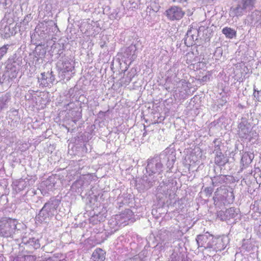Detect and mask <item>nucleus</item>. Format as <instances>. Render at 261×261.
<instances>
[{"instance_id": "f257e3e1", "label": "nucleus", "mask_w": 261, "mask_h": 261, "mask_svg": "<svg viewBox=\"0 0 261 261\" xmlns=\"http://www.w3.org/2000/svg\"><path fill=\"white\" fill-rule=\"evenodd\" d=\"M175 160V152L166 149L159 155H154L153 158L148 159L146 172L149 175L159 176L163 171V163H166L167 167L171 169Z\"/></svg>"}, {"instance_id": "f03ea898", "label": "nucleus", "mask_w": 261, "mask_h": 261, "mask_svg": "<svg viewBox=\"0 0 261 261\" xmlns=\"http://www.w3.org/2000/svg\"><path fill=\"white\" fill-rule=\"evenodd\" d=\"M20 224L15 219L4 217L0 219V236L4 238H13L18 233L17 225Z\"/></svg>"}, {"instance_id": "7ed1b4c3", "label": "nucleus", "mask_w": 261, "mask_h": 261, "mask_svg": "<svg viewBox=\"0 0 261 261\" xmlns=\"http://www.w3.org/2000/svg\"><path fill=\"white\" fill-rule=\"evenodd\" d=\"M60 201L56 198H51L46 202L37 216L38 220L42 222H47L50 218L55 215Z\"/></svg>"}, {"instance_id": "20e7f679", "label": "nucleus", "mask_w": 261, "mask_h": 261, "mask_svg": "<svg viewBox=\"0 0 261 261\" xmlns=\"http://www.w3.org/2000/svg\"><path fill=\"white\" fill-rule=\"evenodd\" d=\"M21 240L19 250L23 253H32L41 246L39 238L30 234L27 235L25 233L22 236Z\"/></svg>"}, {"instance_id": "39448f33", "label": "nucleus", "mask_w": 261, "mask_h": 261, "mask_svg": "<svg viewBox=\"0 0 261 261\" xmlns=\"http://www.w3.org/2000/svg\"><path fill=\"white\" fill-rule=\"evenodd\" d=\"M228 243V238L227 236H223L214 238L212 240V249L215 252L221 251L225 248Z\"/></svg>"}, {"instance_id": "423d86ee", "label": "nucleus", "mask_w": 261, "mask_h": 261, "mask_svg": "<svg viewBox=\"0 0 261 261\" xmlns=\"http://www.w3.org/2000/svg\"><path fill=\"white\" fill-rule=\"evenodd\" d=\"M213 236L206 232L203 234L198 235L196 238V242L199 247H204V248H210L212 247V240Z\"/></svg>"}, {"instance_id": "0eeeda50", "label": "nucleus", "mask_w": 261, "mask_h": 261, "mask_svg": "<svg viewBox=\"0 0 261 261\" xmlns=\"http://www.w3.org/2000/svg\"><path fill=\"white\" fill-rule=\"evenodd\" d=\"M167 17L171 20H179L184 16L185 12L177 6L172 7L166 11Z\"/></svg>"}, {"instance_id": "6e6552de", "label": "nucleus", "mask_w": 261, "mask_h": 261, "mask_svg": "<svg viewBox=\"0 0 261 261\" xmlns=\"http://www.w3.org/2000/svg\"><path fill=\"white\" fill-rule=\"evenodd\" d=\"M199 31L197 29L193 28H190L186 34L184 38L185 44L187 46H192L195 44V41L197 40V36Z\"/></svg>"}, {"instance_id": "1a4fd4ad", "label": "nucleus", "mask_w": 261, "mask_h": 261, "mask_svg": "<svg viewBox=\"0 0 261 261\" xmlns=\"http://www.w3.org/2000/svg\"><path fill=\"white\" fill-rule=\"evenodd\" d=\"M133 215V212L129 209L125 210L123 213L115 216V220L118 225L128 224V221L130 220Z\"/></svg>"}, {"instance_id": "9d476101", "label": "nucleus", "mask_w": 261, "mask_h": 261, "mask_svg": "<svg viewBox=\"0 0 261 261\" xmlns=\"http://www.w3.org/2000/svg\"><path fill=\"white\" fill-rule=\"evenodd\" d=\"M55 80V76L53 72H43L41 74V77L38 78V81L42 87H49Z\"/></svg>"}, {"instance_id": "9b49d317", "label": "nucleus", "mask_w": 261, "mask_h": 261, "mask_svg": "<svg viewBox=\"0 0 261 261\" xmlns=\"http://www.w3.org/2000/svg\"><path fill=\"white\" fill-rule=\"evenodd\" d=\"M251 125L246 120L243 119L238 125V134L240 138L246 139L250 133Z\"/></svg>"}, {"instance_id": "f8f14e48", "label": "nucleus", "mask_w": 261, "mask_h": 261, "mask_svg": "<svg viewBox=\"0 0 261 261\" xmlns=\"http://www.w3.org/2000/svg\"><path fill=\"white\" fill-rule=\"evenodd\" d=\"M214 151L215 152V164L218 166L224 165L228 162V159L220 151V147L218 145L215 147Z\"/></svg>"}, {"instance_id": "ddd939ff", "label": "nucleus", "mask_w": 261, "mask_h": 261, "mask_svg": "<svg viewBox=\"0 0 261 261\" xmlns=\"http://www.w3.org/2000/svg\"><path fill=\"white\" fill-rule=\"evenodd\" d=\"M246 9L244 8L241 4L239 2V4L236 7H232L229 11V15L231 17H239L242 16L244 12H246Z\"/></svg>"}, {"instance_id": "4468645a", "label": "nucleus", "mask_w": 261, "mask_h": 261, "mask_svg": "<svg viewBox=\"0 0 261 261\" xmlns=\"http://www.w3.org/2000/svg\"><path fill=\"white\" fill-rule=\"evenodd\" d=\"M43 9L49 14L58 8V3L56 0H46L42 5Z\"/></svg>"}, {"instance_id": "2eb2a0df", "label": "nucleus", "mask_w": 261, "mask_h": 261, "mask_svg": "<svg viewBox=\"0 0 261 261\" xmlns=\"http://www.w3.org/2000/svg\"><path fill=\"white\" fill-rule=\"evenodd\" d=\"M106 252L100 248L96 249L93 252L91 259L93 261H104L106 258Z\"/></svg>"}, {"instance_id": "dca6fc26", "label": "nucleus", "mask_w": 261, "mask_h": 261, "mask_svg": "<svg viewBox=\"0 0 261 261\" xmlns=\"http://www.w3.org/2000/svg\"><path fill=\"white\" fill-rule=\"evenodd\" d=\"M155 174L146 175L143 177V181L144 182V186L147 188H150L154 184L156 180H158V176Z\"/></svg>"}, {"instance_id": "f3484780", "label": "nucleus", "mask_w": 261, "mask_h": 261, "mask_svg": "<svg viewBox=\"0 0 261 261\" xmlns=\"http://www.w3.org/2000/svg\"><path fill=\"white\" fill-rule=\"evenodd\" d=\"M135 70L132 69L129 71L126 76H124L120 81L121 86H126L132 81V79L135 75Z\"/></svg>"}, {"instance_id": "a211bd4d", "label": "nucleus", "mask_w": 261, "mask_h": 261, "mask_svg": "<svg viewBox=\"0 0 261 261\" xmlns=\"http://www.w3.org/2000/svg\"><path fill=\"white\" fill-rule=\"evenodd\" d=\"M82 90L79 89L77 87H74L69 90L68 94L66 96L69 95L70 98H80L84 96Z\"/></svg>"}, {"instance_id": "6ab92c4d", "label": "nucleus", "mask_w": 261, "mask_h": 261, "mask_svg": "<svg viewBox=\"0 0 261 261\" xmlns=\"http://www.w3.org/2000/svg\"><path fill=\"white\" fill-rule=\"evenodd\" d=\"M212 185L213 186L216 187L221 185L226 181V176L223 175H219L217 176H214L211 178Z\"/></svg>"}, {"instance_id": "aec40b11", "label": "nucleus", "mask_w": 261, "mask_h": 261, "mask_svg": "<svg viewBox=\"0 0 261 261\" xmlns=\"http://www.w3.org/2000/svg\"><path fill=\"white\" fill-rule=\"evenodd\" d=\"M239 211L234 207H230L225 210V215L227 220L235 218L238 214Z\"/></svg>"}, {"instance_id": "412c9836", "label": "nucleus", "mask_w": 261, "mask_h": 261, "mask_svg": "<svg viewBox=\"0 0 261 261\" xmlns=\"http://www.w3.org/2000/svg\"><path fill=\"white\" fill-rule=\"evenodd\" d=\"M255 2V0H241L239 2L246 10H251L254 7Z\"/></svg>"}, {"instance_id": "4be33fe9", "label": "nucleus", "mask_w": 261, "mask_h": 261, "mask_svg": "<svg viewBox=\"0 0 261 261\" xmlns=\"http://www.w3.org/2000/svg\"><path fill=\"white\" fill-rule=\"evenodd\" d=\"M222 32L225 35L226 37L230 39L232 38L236 35V32L232 29L228 27L223 28Z\"/></svg>"}, {"instance_id": "5701e85b", "label": "nucleus", "mask_w": 261, "mask_h": 261, "mask_svg": "<svg viewBox=\"0 0 261 261\" xmlns=\"http://www.w3.org/2000/svg\"><path fill=\"white\" fill-rule=\"evenodd\" d=\"M251 162V156L248 153L245 152L243 154L241 159V164L244 167H246Z\"/></svg>"}, {"instance_id": "b1692460", "label": "nucleus", "mask_w": 261, "mask_h": 261, "mask_svg": "<svg viewBox=\"0 0 261 261\" xmlns=\"http://www.w3.org/2000/svg\"><path fill=\"white\" fill-rule=\"evenodd\" d=\"M171 261H186L184 254L181 253H173L170 256Z\"/></svg>"}, {"instance_id": "393cba45", "label": "nucleus", "mask_w": 261, "mask_h": 261, "mask_svg": "<svg viewBox=\"0 0 261 261\" xmlns=\"http://www.w3.org/2000/svg\"><path fill=\"white\" fill-rule=\"evenodd\" d=\"M73 68V66L69 62H65L63 65V72L71 71Z\"/></svg>"}, {"instance_id": "a878e982", "label": "nucleus", "mask_w": 261, "mask_h": 261, "mask_svg": "<svg viewBox=\"0 0 261 261\" xmlns=\"http://www.w3.org/2000/svg\"><path fill=\"white\" fill-rule=\"evenodd\" d=\"M172 186L171 185H166L164 187L163 191L164 192L165 195H170L171 194Z\"/></svg>"}, {"instance_id": "bb28decb", "label": "nucleus", "mask_w": 261, "mask_h": 261, "mask_svg": "<svg viewBox=\"0 0 261 261\" xmlns=\"http://www.w3.org/2000/svg\"><path fill=\"white\" fill-rule=\"evenodd\" d=\"M8 46L9 45L8 44L5 45L2 47H0V60L5 55L7 51Z\"/></svg>"}, {"instance_id": "cd10ccee", "label": "nucleus", "mask_w": 261, "mask_h": 261, "mask_svg": "<svg viewBox=\"0 0 261 261\" xmlns=\"http://www.w3.org/2000/svg\"><path fill=\"white\" fill-rule=\"evenodd\" d=\"M218 217L221 220L226 221L227 220L226 215H225V211H220L218 212L217 214Z\"/></svg>"}, {"instance_id": "c85d7f7f", "label": "nucleus", "mask_w": 261, "mask_h": 261, "mask_svg": "<svg viewBox=\"0 0 261 261\" xmlns=\"http://www.w3.org/2000/svg\"><path fill=\"white\" fill-rule=\"evenodd\" d=\"M24 261H35L36 257L34 255H24Z\"/></svg>"}, {"instance_id": "c756f323", "label": "nucleus", "mask_w": 261, "mask_h": 261, "mask_svg": "<svg viewBox=\"0 0 261 261\" xmlns=\"http://www.w3.org/2000/svg\"><path fill=\"white\" fill-rule=\"evenodd\" d=\"M26 186V182L23 180H20L18 182V188L20 190H22Z\"/></svg>"}, {"instance_id": "7c9ffc66", "label": "nucleus", "mask_w": 261, "mask_h": 261, "mask_svg": "<svg viewBox=\"0 0 261 261\" xmlns=\"http://www.w3.org/2000/svg\"><path fill=\"white\" fill-rule=\"evenodd\" d=\"M204 192L205 193L206 196H210L213 192V188L212 187H206L204 189Z\"/></svg>"}, {"instance_id": "2f4dec72", "label": "nucleus", "mask_w": 261, "mask_h": 261, "mask_svg": "<svg viewBox=\"0 0 261 261\" xmlns=\"http://www.w3.org/2000/svg\"><path fill=\"white\" fill-rule=\"evenodd\" d=\"M13 261H24V255L18 256L15 257Z\"/></svg>"}, {"instance_id": "473e14b6", "label": "nucleus", "mask_w": 261, "mask_h": 261, "mask_svg": "<svg viewBox=\"0 0 261 261\" xmlns=\"http://www.w3.org/2000/svg\"><path fill=\"white\" fill-rule=\"evenodd\" d=\"M19 119H20V118L18 116H16L14 118V121L13 122V120L11 121V123H13V125L14 126H16L18 125V124L19 123Z\"/></svg>"}, {"instance_id": "72a5a7b5", "label": "nucleus", "mask_w": 261, "mask_h": 261, "mask_svg": "<svg viewBox=\"0 0 261 261\" xmlns=\"http://www.w3.org/2000/svg\"><path fill=\"white\" fill-rule=\"evenodd\" d=\"M39 261H61V260H57V259H55L51 257H48L47 258H41Z\"/></svg>"}, {"instance_id": "f704fd0d", "label": "nucleus", "mask_w": 261, "mask_h": 261, "mask_svg": "<svg viewBox=\"0 0 261 261\" xmlns=\"http://www.w3.org/2000/svg\"><path fill=\"white\" fill-rule=\"evenodd\" d=\"M5 102H6V100L4 101L3 99H0V111L4 108L6 104Z\"/></svg>"}, {"instance_id": "c9c22d12", "label": "nucleus", "mask_w": 261, "mask_h": 261, "mask_svg": "<svg viewBox=\"0 0 261 261\" xmlns=\"http://www.w3.org/2000/svg\"><path fill=\"white\" fill-rule=\"evenodd\" d=\"M75 113L76 114L77 118L74 119L73 120L74 122H75L77 119H80L82 117L81 113L78 112H75Z\"/></svg>"}, {"instance_id": "e433bc0d", "label": "nucleus", "mask_w": 261, "mask_h": 261, "mask_svg": "<svg viewBox=\"0 0 261 261\" xmlns=\"http://www.w3.org/2000/svg\"><path fill=\"white\" fill-rule=\"evenodd\" d=\"M173 1L174 2H177L184 4V3H186L187 0H173Z\"/></svg>"}, {"instance_id": "4c0bfd02", "label": "nucleus", "mask_w": 261, "mask_h": 261, "mask_svg": "<svg viewBox=\"0 0 261 261\" xmlns=\"http://www.w3.org/2000/svg\"><path fill=\"white\" fill-rule=\"evenodd\" d=\"M208 77L207 76H204L202 77V78L200 80L202 82H206L207 80Z\"/></svg>"}, {"instance_id": "58836bf2", "label": "nucleus", "mask_w": 261, "mask_h": 261, "mask_svg": "<svg viewBox=\"0 0 261 261\" xmlns=\"http://www.w3.org/2000/svg\"><path fill=\"white\" fill-rule=\"evenodd\" d=\"M106 45V43L105 41H103V42H100V47L101 48H103Z\"/></svg>"}, {"instance_id": "ea45409f", "label": "nucleus", "mask_w": 261, "mask_h": 261, "mask_svg": "<svg viewBox=\"0 0 261 261\" xmlns=\"http://www.w3.org/2000/svg\"><path fill=\"white\" fill-rule=\"evenodd\" d=\"M132 47H129L126 50V53L128 54V53L132 50Z\"/></svg>"}, {"instance_id": "a19ab883", "label": "nucleus", "mask_w": 261, "mask_h": 261, "mask_svg": "<svg viewBox=\"0 0 261 261\" xmlns=\"http://www.w3.org/2000/svg\"><path fill=\"white\" fill-rule=\"evenodd\" d=\"M7 4L6 2L5 1V2L3 3V5H4V6L5 7V8H6V7H7Z\"/></svg>"}, {"instance_id": "79ce46f5", "label": "nucleus", "mask_w": 261, "mask_h": 261, "mask_svg": "<svg viewBox=\"0 0 261 261\" xmlns=\"http://www.w3.org/2000/svg\"><path fill=\"white\" fill-rule=\"evenodd\" d=\"M4 257L3 256H0V261H3Z\"/></svg>"}, {"instance_id": "37998d69", "label": "nucleus", "mask_w": 261, "mask_h": 261, "mask_svg": "<svg viewBox=\"0 0 261 261\" xmlns=\"http://www.w3.org/2000/svg\"><path fill=\"white\" fill-rule=\"evenodd\" d=\"M185 82H186V81H185V80H183V81H182V80H181V82L182 83H182H185Z\"/></svg>"}, {"instance_id": "c03bdc74", "label": "nucleus", "mask_w": 261, "mask_h": 261, "mask_svg": "<svg viewBox=\"0 0 261 261\" xmlns=\"http://www.w3.org/2000/svg\"><path fill=\"white\" fill-rule=\"evenodd\" d=\"M45 246H43L42 247V248L43 249V250H45Z\"/></svg>"}, {"instance_id": "a18cd8bd", "label": "nucleus", "mask_w": 261, "mask_h": 261, "mask_svg": "<svg viewBox=\"0 0 261 261\" xmlns=\"http://www.w3.org/2000/svg\"><path fill=\"white\" fill-rule=\"evenodd\" d=\"M0 83H3V82L1 81V79H0Z\"/></svg>"}]
</instances>
